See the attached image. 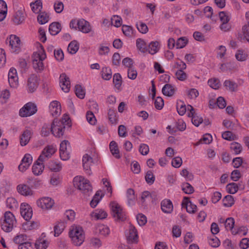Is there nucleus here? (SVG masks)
I'll return each instance as SVG.
<instances>
[{
	"mask_svg": "<svg viewBox=\"0 0 249 249\" xmlns=\"http://www.w3.org/2000/svg\"><path fill=\"white\" fill-rule=\"evenodd\" d=\"M38 46L37 50L32 55V64L35 70L40 72L44 69L43 61L46 58V54L42 45L38 44Z\"/></svg>",
	"mask_w": 249,
	"mask_h": 249,
	"instance_id": "nucleus-1",
	"label": "nucleus"
},
{
	"mask_svg": "<svg viewBox=\"0 0 249 249\" xmlns=\"http://www.w3.org/2000/svg\"><path fill=\"white\" fill-rule=\"evenodd\" d=\"M69 237L75 246H80L85 240V233L83 228L76 225L71 226L69 229Z\"/></svg>",
	"mask_w": 249,
	"mask_h": 249,
	"instance_id": "nucleus-2",
	"label": "nucleus"
},
{
	"mask_svg": "<svg viewBox=\"0 0 249 249\" xmlns=\"http://www.w3.org/2000/svg\"><path fill=\"white\" fill-rule=\"evenodd\" d=\"M73 185L75 188L81 190L84 193H87L92 191L89 180L82 176H76L73 180Z\"/></svg>",
	"mask_w": 249,
	"mask_h": 249,
	"instance_id": "nucleus-3",
	"label": "nucleus"
},
{
	"mask_svg": "<svg viewBox=\"0 0 249 249\" xmlns=\"http://www.w3.org/2000/svg\"><path fill=\"white\" fill-rule=\"evenodd\" d=\"M112 215L115 220L124 221L126 219V214L123 207L117 202L112 201L110 203Z\"/></svg>",
	"mask_w": 249,
	"mask_h": 249,
	"instance_id": "nucleus-4",
	"label": "nucleus"
},
{
	"mask_svg": "<svg viewBox=\"0 0 249 249\" xmlns=\"http://www.w3.org/2000/svg\"><path fill=\"white\" fill-rule=\"evenodd\" d=\"M16 224V218L13 214L7 211L4 213V220L1 225V228L5 232H9L12 231Z\"/></svg>",
	"mask_w": 249,
	"mask_h": 249,
	"instance_id": "nucleus-5",
	"label": "nucleus"
},
{
	"mask_svg": "<svg viewBox=\"0 0 249 249\" xmlns=\"http://www.w3.org/2000/svg\"><path fill=\"white\" fill-rule=\"evenodd\" d=\"M37 110V106L36 104L28 102L19 109L18 114L21 117H27L35 114Z\"/></svg>",
	"mask_w": 249,
	"mask_h": 249,
	"instance_id": "nucleus-6",
	"label": "nucleus"
},
{
	"mask_svg": "<svg viewBox=\"0 0 249 249\" xmlns=\"http://www.w3.org/2000/svg\"><path fill=\"white\" fill-rule=\"evenodd\" d=\"M96 157L95 152H89L84 155L82 159L83 167L86 173L89 175L91 174V166L93 163V159Z\"/></svg>",
	"mask_w": 249,
	"mask_h": 249,
	"instance_id": "nucleus-7",
	"label": "nucleus"
},
{
	"mask_svg": "<svg viewBox=\"0 0 249 249\" xmlns=\"http://www.w3.org/2000/svg\"><path fill=\"white\" fill-rule=\"evenodd\" d=\"M65 126L63 122L54 120L51 125V132L56 137H60L64 134Z\"/></svg>",
	"mask_w": 249,
	"mask_h": 249,
	"instance_id": "nucleus-8",
	"label": "nucleus"
},
{
	"mask_svg": "<svg viewBox=\"0 0 249 249\" xmlns=\"http://www.w3.org/2000/svg\"><path fill=\"white\" fill-rule=\"evenodd\" d=\"M6 41L9 43L11 52L18 53L20 51L21 41L19 37L15 35H11L7 38Z\"/></svg>",
	"mask_w": 249,
	"mask_h": 249,
	"instance_id": "nucleus-9",
	"label": "nucleus"
},
{
	"mask_svg": "<svg viewBox=\"0 0 249 249\" xmlns=\"http://www.w3.org/2000/svg\"><path fill=\"white\" fill-rule=\"evenodd\" d=\"M70 144L68 141L64 140L60 144L59 154L61 160H66L70 158Z\"/></svg>",
	"mask_w": 249,
	"mask_h": 249,
	"instance_id": "nucleus-10",
	"label": "nucleus"
},
{
	"mask_svg": "<svg viewBox=\"0 0 249 249\" xmlns=\"http://www.w3.org/2000/svg\"><path fill=\"white\" fill-rule=\"evenodd\" d=\"M56 148L53 145H47L42 151L41 154L38 158V160L44 162L50 158L56 152Z\"/></svg>",
	"mask_w": 249,
	"mask_h": 249,
	"instance_id": "nucleus-11",
	"label": "nucleus"
},
{
	"mask_svg": "<svg viewBox=\"0 0 249 249\" xmlns=\"http://www.w3.org/2000/svg\"><path fill=\"white\" fill-rule=\"evenodd\" d=\"M39 83L36 74L30 75L27 80L26 89L28 92L33 93L37 89Z\"/></svg>",
	"mask_w": 249,
	"mask_h": 249,
	"instance_id": "nucleus-12",
	"label": "nucleus"
},
{
	"mask_svg": "<svg viewBox=\"0 0 249 249\" xmlns=\"http://www.w3.org/2000/svg\"><path fill=\"white\" fill-rule=\"evenodd\" d=\"M54 204V200L49 197H42L36 201L37 206L43 210L51 209Z\"/></svg>",
	"mask_w": 249,
	"mask_h": 249,
	"instance_id": "nucleus-13",
	"label": "nucleus"
},
{
	"mask_svg": "<svg viewBox=\"0 0 249 249\" xmlns=\"http://www.w3.org/2000/svg\"><path fill=\"white\" fill-rule=\"evenodd\" d=\"M188 116L192 118V123L196 126H198L203 122L201 117L196 113L193 107L191 105L188 106Z\"/></svg>",
	"mask_w": 249,
	"mask_h": 249,
	"instance_id": "nucleus-14",
	"label": "nucleus"
},
{
	"mask_svg": "<svg viewBox=\"0 0 249 249\" xmlns=\"http://www.w3.org/2000/svg\"><path fill=\"white\" fill-rule=\"evenodd\" d=\"M20 214L23 218L26 220H29L31 219L33 215L32 208L30 206L25 203H22L20 207Z\"/></svg>",
	"mask_w": 249,
	"mask_h": 249,
	"instance_id": "nucleus-15",
	"label": "nucleus"
},
{
	"mask_svg": "<svg viewBox=\"0 0 249 249\" xmlns=\"http://www.w3.org/2000/svg\"><path fill=\"white\" fill-rule=\"evenodd\" d=\"M59 84L62 90L68 92L71 88L70 78L65 73H62L59 77Z\"/></svg>",
	"mask_w": 249,
	"mask_h": 249,
	"instance_id": "nucleus-16",
	"label": "nucleus"
},
{
	"mask_svg": "<svg viewBox=\"0 0 249 249\" xmlns=\"http://www.w3.org/2000/svg\"><path fill=\"white\" fill-rule=\"evenodd\" d=\"M8 77L10 87L14 88H17L18 84V81L17 70L15 68H12L10 69Z\"/></svg>",
	"mask_w": 249,
	"mask_h": 249,
	"instance_id": "nucleus-17",
	"label": "nucleus"
},
{
	"mask_svg": "<svg viewBox=\"0 0 249 249\" xmlns=\"http://www.w3.org/2000/svg\"><path fill=\"white\" fill-rule=\"evenodd\" d=\"M33 161L32 156L28 153L25 154L18 166L19 170L21 172L26 171L30 166Z\"/></svg>",
	"mask_w": 249,
	"mask_h": 249,
	"instance_id": "nucleus-18",
	"label": "nucleus"
},
{
	"mask_svg": "<svg viewBox=\"0 0 249 249\" xmlns=\"http://www.w3.org/2000/svg\"><path fill=\"white\" fill-rule=\"evenodd\" d=\"M126 236L128 242L133 243L138 241V235L135 228L132 225H130L128 231L126 232Z\"/></svg>",
	"mask_w": 249,
	"mask_h": 249,
	"instance_id": "nucleus-19",
	"label": "nucleus"
},
{
	"mask_svg": "<svg viewBox=\"0 0 249 249\" xmlns=\"http://www.w3.org/2000/svg\"><path fill=\"white\" fill-rule=\"evenodd\" d=\"M78 30L84 34H88L89 33H93L92 27L90 24L83 18L80 19V23Z\"/></svg>",
	"mask_w": 249,
	"mask_h": 249,
	"instance_id": "nucleus-20",
	"label": "nucleus"
},
{
	"mask_svg": "<svg viewBox=\"0 0 249 249\" xmlns=\"http://www.w3.org/2000/svg\"><path fill=\"white\" fill-rule=\"evenodd\" d=\"M49 110L51 114L53 117H57L61 112V105L57 101H53L49 105Z\"/></svg>",
	"mask_w": 249,
	"mask_h": 249,
	"instance_id": "nucleus-21",
	"label": "nucleus"
},
{
	"mask_svg": "<svg viewBox=\"0 0 249 249\" xmlns=\"http://www.w3.org/2000/svg\"><path fill=\"white\" fill-rule=\"evenodd\" d=\"M182 207H185L188 213H194L197 211L196 206L190 201L189 198L184 197L182 202Z\"/></svg>",
	"mask_w": 249,
	"mask_h": 249,
	"instance_id": "nucleus-22",
	"label": "nucleus"
},
{
	"mask_svg": "<svg viewBox=\"0 0 249 249\" xmlns=\"http://www.w3.org/2000/svg\"><path fill=\"white\" fill-rule=\"evenodd\" d=\"M17 191L19 194L24 196H31L33 195V191L27 185L20 184L17 186Z\"/></svg>",
	"mask_w": 249,
	"mask_h": 249,
	"instance_id": "nucleus-23",
	"label": "nucleus"
},
{
	"mask_svg": "<svg viewBox=\"0 0 249 249\" xmlns=\"http://www.w3.org/2000/svg\"><path fill=\"white\" fill-rule=\"evenodd\" d=\"M161 209L164 213H171L173 210L172 201L169 199L163 200L161 202Z\"/></svg>",
	"mask_w": 249,
	"mask_h": 249,
	"instance_id": "nucleus-24",
	"label": "nucleus"
},
{
	"mask_svg": "<svg viewBox=\"0 0 249 249\" xmlns=\"http://www.w3.org/2000/svg\"><path fill=\"white\" fill-rule=\"evenodd\" d=\"M43 162H41L40 160H37L32 166V172L35 175L38 176L40 175L44 170V166L43 163Z\"/></svg>",
	"mask_w": 249,
	"mask_h": 249,
	"instance_id": "nucleus-25",
	"label": "nucleus"
},
{
	"mask_svg": "<svg viewBox=\"0 0 249 249\" xmlns=\"http://www.w3.org/2000/svg\"><path fill=\"white\" fill-rule=\"evenodd\" d=\"M31 135V130H26L23 131L20 138V143L21 146H25L29 142Z\"/></svg>",
	"mask_w": 249,
	"mask_h": 249,
	"instance_id": "nucleus-26",
	"label": "nucleus"
},
{
	"mask_svg": "<svg viewBox=\"0 0 249 249\" xmlns=\"http://www.w3.org/2000/svg\"><path fill=\"white\" fill-rule=\"evenodd\" d=\"M176 89V88L174 86L171 84H165L162 88V92L164 95L170 97L175 94Z\"/></svg>",
	"mask_w": 249,
	"mask_h": 249,
	"instance_id": "nucleus-27",
	"label": "nucleus"
},
{
	"mask_svg": "<svg viewBox=\"0 0 249 249\" xmlns=\"http://www.w3.org/2000/svg\"><path fill=\"white\" fill-rule=\"evenodd\" d=\"M5 205L7 208L14 210L17 209L18 206L17 200L14 197H10L6 199Z\"/></svg>",
	"mask_w": 249,
	"mask_h": 249,
	"instance_id": "nucleus-28",
	"label": "nucleus"
},
{
	"mask_svg": "<svg viewBox=\"0 0 249 249\" xmlns=\"http://www.w3.org/2000/svg\"><path fill=\"white\" fill-rule=\"evenodd\" d=\"M126 197L128 205L130 206H133L135 204L136 200L134 190L128 189L126 192Z\"/></svg>",
	"mask_w": 249,
	"mask_h": 249,
	"instance_id": "nucleus-29",
	"label": "nucleus"
},
{
	"mask_svg": "<svg viewBox=\"0 0 249 249\" xmlns=\"http://www.w3.org/2000/svg\"><path fill=\"white\" fill-rule=\"evenodd\" d=\"M107 216V213L102 209H97L91 214V216L96 219H103Z\"/></svg>",
	"mask_w": 249,
	"mask_h": 249,
	"instance_id": "nucleus-30",
	"label": "nucleus"
},
{
	"mask_svg": "<svg viewBox=\"0 0 249 249\" xmlns=\"http://www.w3.org/2000/svg\"><path fill=\"white\" fill-rule=\"evenodd\" d=\"M25 19V17L23 12L21 10L16 12L13 18V22L15 24L19 25L22 23Z\"/></svg>",
	"mask_w": 249,
	"mask_h": 249,
	"instance_id": "nucleus-31",
	"label": "nucleus"
},
{
	"mask_svg": "<svg viewBox=\"0 0 249 249\" xmlns=\"http://www.w3.org/2000/svg\"><path fill=\"white\" fill-rule=\"evenodd\" d=\"M109 148L112 155L117 159L120 158L118 145L115 141H111L109 144Z\"/></svg>",
	"mask_w": 249,
	"mask_h": 249,
	"instance_id": "nucleus-32",
	"label": "nucleus"
},
{
	"mask_svg": "<svg viewBox=\"0 0 249 249\" xmlns=\"http://www.w3.org/2000/svg\"><path fill=\"white\" fill-rule=\"evenodd\" d=\"M48 167L52 171L57 172L60 171L62 169V164L58 161H50L48 164Z\"/></svg>",
	"mask_w": 249,
	"mask_h": 249,
	"instance_id": "nucleus-33",
	"label": "nucleus"
},
{
	"mask_svg": "<svg viewBox=\"0 0 249 249\" xmlns=\"http://www.w3.org/2000/svg\"><path fill=\"white\" fill-rule=\"evenodd\" d=\"M103 196V195L102 194V192L101 191H98L90 202L91 207L95 208L101 200Z\"/></svg>",
	"mask_w": 249,
	"mask_h": 249,
	"instance_id": "nucleus-34",
	"label": "nucleus"
},
{
	"mask_svg": "<svg viewBox=\"0 0 249 249\" xmlns=\"http://www.w3.org/2000/svg\"><path fill=\"white\" fill-rule=\"evenodd\" d=\"M160 49V43L158 41L151 42L148 45L147 51L151 54L156 53Z\"/></svg>",
	"mask_w": 249,
	"mask_h": 249,
	"instance_id": "nucleus-35",
	"label": "nucleus"
},
{
	"mask_svg": "<svg viewBox=\"0 0 249 249\" xmlns=\"http://www.w3.org/2000/svg\"><path fill=\"white\" fill-rule=\"evenodd\" d=\"M66 227V223L64 222H58L54 227V235L58 236L64 231Z\"/></svg>",
	"mask_w": 249,
	"mask_h": 249,
	"instance_id": "nucleus-36",
	"label": "nucleus"
},
{
	"mask_svg": "<svg viewBox=\"0 0 249 249\" xmlns=\"http://www.w3.org/2000/svg\"><path fill=\"white\" fill-rule=\"evenodd\" d=\"M49 31L51 35H56L61 31V25L58 22H53L50 25Z\"/></svg>",
	"mask_w": 249,
	"mask_h": 249,
	"instance_id": "nucleus-37",
	"label": "nucleus"
},
{
	"mask_svg": "<svg viewBox=\"0 0 249 249\" xmlns=\"http://www.w3.org/2000/svg\"><path fill=\"white\" fill-rule=\"evenodd\" d=\"M40 226V223L38 221L28 222L23 225V229L25 230H33L37 229Z\"/></svg>",
	"mask_w": 249,
	"mask_h": 249,
	"instance_id": "nucleus-38",
	"label": "nucleus"
},
{
	"mask_svg": "<svg viewBox=\"0 0 249 249\" xmlns=\"http://www.w3.org/2000/svg\"><path fill=\"white\" fill-rule=\"evenodd\" d=\"M37 18L39 24H44L49 21L50 17L47 13L42 12L39 13Z\"/></svg>",
	"mask_w": 249,
	"mask_h": 249,
	"instance_id": "nucleus-39",
	"label": "nucleus"
},
{
	"mask_svg": "<svg viewBox=\"0 0 249 249\" xmlns=\"http://www.w3.org/2000/svg\"><path fill=\"white\" fill-rule=\"evenodd\" d=\"M136 46L138 49L142 53L147 52V45L144 40L138 38L136 40Z\"/></svg>",
	"mask_w": 249,
	"mask_h": 249,
	"instance_id": "nucleus-40",
	"label": "nucleus"
},
{
	"mask_svg": "<svg viewBox=\"0 0 249 249\" xmlns=\"http://www.w3.org/2000/svg\"><path fill=\"white\" fill-rule=\"evenodd\" d=\"M102 77L106 80H108L112 77V71L109 67H103L101 71Z\"/></svg>",
	"mask_w": 249,
	"mask_h": 249,
	"instance_id": "nucleus-41",
	"label": "nucleus"
},
{
	"mask_svg": "<svg viewBox=\"0 0 249 249\" xmlns=\"http://www.w3.org/2000/svg\"><path fill=\"white\" fill-rule=\"evenodd\" d=\"M27 241V235L24 234H18L13 238L14 242L19 245Z\"/></svg>",
	"mask_w": 249,
	"mask_h": 249,
	"instance_id": "nucleus-42",
	"label": "nucleus"
},
{
	"mask_svg": "<svg viewBox=\"0 0 249 249\" xmlns=\"http://www.w3.org/2000/svg\"><path fill=\"white\" fill-rule=\"evenodd\" d=\"M30 5L32 11L35 13H39L42 8V3L41 0H36L35 2L31 3Z\"/></svg>",
	"mask_w": 249,
	"mask_h": 249,
	"instance_id": "nucleus-43",
	"label": "nucleus"
},
{
	"mask_svg": "<svg viewBox=\"0 0 249 249\" xmlns=\"http://www.w3.org/2000/svg\"><path fill=\"white\" fill-rule=\"evenodd\" d=\"M49 244L48 241L42 238L36 241L35 246L37 249H46L48 247Z\"/></svg>",
	"mask_w": 249,
	"mask_h": 249,
	"instance_id": "nucleus-44",
	"label": "nucleus"
},
{
	"mask_svg": "<svg viewBox=\"0 0 249 249\" xmlns=\"http://www.w3.org/2000/svg\"><path fill=\"white\" fill-rule=\"evenodd\" d=\"M79 49V45L75 41H71L68 47V52L71 54H75Z\"/></svg>",
	"mask_w": 249,
	"mask_h": 249,
	"instance_id": "nucleus-45",
	"label": "nucleus"
},
{
	"mask_svg": "<svg viewBox=\"0 0 249 249\" xmlns=\"http://www.w3.org/2000/svg\"><path fill=\"white\" fill-rule=\"evenodd\" d=\"M235 56L236 59L239 61H245L248 56L247 53L243 50H238Z\"/></svg>",
	"mask_w": 249,
	"mask_h": 249,
	"instance_id": "nucleus-46",
	"label": "nucleus"
},
{
	"mask_svg": "<svg viewBox=\"0 0 249 249\" xmlns=\"http://www.w3.org/2000/svg\"><path fill=\"white\" fill-rule=\"evenodd\" d=\"M99 233L103 236H107L110 233L109 228L105 225H99L97 228Z\"/></svg>",
	"mask_w": 249,
	"mask_h": 249,
	"instance_id": "nucleus-47",
	"label": "nucleus"
},
{
	"mask_svg": "<svg viewBox=\"0 0 249 249\" xmlns=\"http://www.w3.org/2000/svg\"><path fill=\"white\" fill-rule=\"evenodd\" d=\"M7 11V5L6 2L3 0H1V21L6 18Z\"/></svg>",
	"mask_w": 249,
	"mask_h": 249,
	"instance_id": "nucleus-48",
	"label": "nucleus"
},
{
	"mask_svg": "<svg viewBox=\"0 0 249 249\" xmlns=\"http://www.w3.org/2000/svg\"><path fill=\"white\" fill-rule=\"evenodd\" d=\"M181 188L182 191L186 194H191L194 192L193 187L187 182L183 183L181 185Z\"/></svg>",
	"mask_w": 249,
	"mask_h": 249,
	"instance_id": "nucleus-49",
	"label": "nucleus"
},
{
	"mask_svg": "<svg viewBox=\"0 0 249 249\" xmlns=\"http://www.w3.org/2000/svg\"><path fill=\"white\" fill-rule=\"evenodd\" d=\"M222 201L225 207H229L234 204V198L231 196L227 195L223 198Z\"/></svg>",
	"mask_w": 249,
	"mask_h": 249,
	"instance_id": "nucleus-50",
	"label": "nucleus"
},
{
	"mask_svg": "<svg viewBox=\"0 0 249 249\" xmlns=\"http://www.w3.org/2000/svg\"><path fill=\"white\" fill-rule=\"evenodd\" d=\"M113 81L115 87L119 89L122 83L121 75L118 73L114 74Z\"/></svg>",
	"mask_w": 249,
	"mask_h": 249,
	"instance_id": "nucleus-51",
	"label": "nucleus"
},
{
	"mask_svg": "<svg viewBox=\"0 0 249 249\" xmlns=\"http://www.w3.org/2000/svg\"><path fill=\"white\" fill-rule=\"evenodd\" d=\"M177 109L180 115H183L186 111H188V107L186 108L185 105L181 101L178 102L177 104Z\"/></svg>",
	"mask_w": 249,
	"mask_h": 249,
	"instance_id": "nucleus-52",
	"label": "nucleus"
},
{
	"mask_svg": "<svg viewBox=\"0 0 249 249\" xmlns=\"http://www.w3.org/2000/svg\"><path fill=\"white\" fill-rule=\"evenodd\" d=\"M228 192L231 194L236 193L238 190V186L235 183H230L226 186Z\"/></svg>",
	"mask_w": 249,
	"mask_h": 249,
	"instance_id": "nucleus-53",
	"label": "nucleus"
},
{
	"mask_svg": "<svg viewBox=\"0 0 249 249\" xmlns=\"http://www.w3.org/2000/svg\"><path fill=\"white\" fill-rule=\"evenodd\" d=\"M224 84V86L231 91L236 90L238 87L236 83L230 80H226Z\"/></svg>",
	"mask_w": 249,
	"mask_h": 249,
	"instance_id": "nucleus-54",
	"label": "nucleus"
},
{
	"mask_svg": "<svg viewBox=\"0 0 249 249\" xmlns=\"http://www.w3.org/2000/svg\"><path fill=\"white\" fill-rule=\"evenodd\" d=\"M76 95L80 99H83L85 95V91L81 85H77L75 87Z\"/></svg>",
	"mask_w": 249,
	"mask_h": 249,
	"instance_id": "nucleus-55",
	"label": "nucleus"
},
{
	"mask_svg": "<svg viewBox=\"0 0 249 249\" xmlns=\"http://www.w3.org/2000/svg\"><path fill=\"white\" fill-rule=\"evenodd\" d=\"M231 149L235 154H239L242 150L241 145L238 142H233L231 144Z\"/></svg>",
	"mask_w": 249,
	"mask_h": 249,
	"instance_id": "nucleus-56",
	"label": "nucleus"
},
{
	"mask_svg": "<svg viewBox=\"0 0 249 249\" xmlns=\"http://www.w3.org/2000/svg\"><path fill=\"white\" fill-rule=\"evenodd\" d=\"M208 85L213 89H218L220 86L219 80L216 78H212L208 81Z\"/></svg>",
	"mask_w": 249,
	"mask_h": 249,
	"instance_id": "nucleus-57",
	"label": "nucleus"
},
{
	"mask_svg": "<svg viewBox=\"0 0 249 249\" xmlns=\"http://www.w3.org/2000/svg\"><path fill=\"white\" fill-rule=\"evenodd\" d=\"M234 225V220L232 217H229L226 219L225 222V228L227 230L232 231Z\"/></svg>",
	"mask_w": 249,
	"mask_h": 249,
	"instance_id": "nucleus-58",
	"label": "nucleus"
},
{
	"mask_svg": "<svg viewBox=\"0 0 249 249\" xmlns=\"http://www.w3.org/2000/svg\"><path fill=\"white\" fill-rule=\"evenodd\" d=\"M175 75L176 78L179 81H184L187 78V74L183 70H178Z\"/></svg>",
	"mask_w": 249,
	"mask_h": 249,
	"instance_id": "nucleus-59",
	"label": "nucleus"
},
{
	"mask_svg": "<svg viewBox=\"0 0 249 249\" xmlns=\"http://www.w3.org/2000/svg\"><path fill=\"white\" fill-rule=\"evenodd\" d=\"M122 30L124 34L127 36H131L133 35V28L131 26L123 25Z\"/></svg>",
	"mask_w": 249,
	"mask_h": 249,
	"instance_id": "nucleus-60",
	"label": "nucleus"
},
{
	"mask_svg": "<svg viewBox=\"0 0 249 249\" xmlns=\"http://www.w3.org/2000/svg\"><path fill=\"white\" fill-rule=\"evenodd\" d=\"M226 48L225 46L220 45L218 46L216 51L217 57L219 58H223L226 53Z\"/></svg>",
	"mask_w": 249,
	"mask_h": 249,
	"instance_id": "nucleus-61",
	"label": "nucleus"
},
{
	"mask_svg": "<svg viewBox=\"0 0 249 249\" xmlns=\"http://www.w3.org/2000/svg\"><path fill=\"white\" fill-rule=\"evenodd\" d=\"M188 98L190 99H196L198 95L199 92L196 89H191L186 90Z\"/></svg>",
	"mask_w": 249,
	"mask_h": 249,
	"instance_id": "nucleus-62",
	"label": "nucleus"
},
{
	"mask_svg": "<svg viewBox=\"0 0 249 249\" xmlns=\"http://www.w3.org/2000/svg\"><path fill=\"white\" fill-rule=\"evenodd\" d=\"M188 40L185 37H182L178 38L176 43L177 49H181L184 47L187 44Z\"/></svg>",
	"mask_w": 249,
	"mask_h": 249,
	"instance_id": "nucleus-63",
	"label": "nucleus"
},
{
	"mask_svg": "<svg viewBox=\"0 0 249 249\" xmlns=\"http://www.w3.org/2000/svg\"><path fill=\"white\" fill-rule=\"evenodd\" d=\"M111 23L116 27L121 26L122 23V18L117 15H114L111 18Z\"/></svg>",
	"mask_w": 249,
	"mask_h": 249,
	"instance_id": "nucleus-64",
	"label": "nucleus"
}]
</instances>
